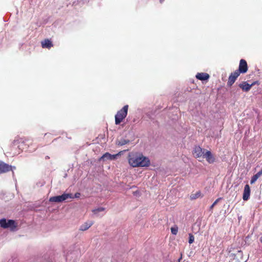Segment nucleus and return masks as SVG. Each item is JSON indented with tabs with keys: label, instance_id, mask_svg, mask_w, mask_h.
<instances>
[{
	"label": "nucleus",
	"instance_id": "nucleus-1",
	"mask_svg": "<svg viewBox=\"0 0 262 262\" xmlns=\"http://www.w3.org/2000/svg\"><path fill=\"white\" fill-rule=\"evenodd\" d=\"M127 160L129 165L132 167H148L150 164L148 158L138 152H130L128 155Z\"/></svg>",
	"mask_w": 262,
	"mask_h": 262
},
{
	"label": "nucleus",
	"instance_id": "nucleus-2",
	"mask_svg": "<svg viewBox=\"0 0 262 262\" xmlns=\"http://www.w3.org/2000/svg\"><path fill=\"white\" fill-rule=\"evenodd\" d=\"M33 145V141L31 139H27L25 138H20L14 140L12 146H17L18 149L21 151L35 150L36 147H32Z\"/></svg>",
	"mask_w": 262,
	"mask_h": 262
},
{
	"label": "nucleus",
	"instance_id": "nucleus-3",
	"mask_svg": "<svg viewBox=\"0 0 262 262\" xmlns=\"http://www.w3.org/2000/svg\"><path fill=\"white\" fill-rule=\"evenodd\" d=\"M128 105H124L122 109L117 112L115 116V124H119L125 118L127 115Z\"/></svg>",
	"mask_w": 262,
	"mask_h": 262
},
{
	"label": "nucleus",
	"instance_id": "nucleus-4",
	"mask_svg": "<svg viewBox=\"0 0 262 262\" xmlns=\"http://www.w3.org/2000/svg\"><path fill=\"white\" fill-rule=\"evenodd\" d=\"M0 225L2 227L5 229L10 228L12 231H14L17 226L14 221L9 220L7 221L5 219L0 220Z\"/></svg>",
	"mask_w": 262,
	"mask_h": 262
},
{
	"label": "nucleus",
	"instance_id": "nucleus-5",
	"mask_svg": "<svg viewBox=\"0 0 262 262\" xmlns=\"http://www.w3.org/2000/svg\"><path fill=\"white\" fill-rule=\"evenodd\" d=\"M68 199H73L72 193H63L61 195L51 197L49 199L51 202H61L66 201Z\"/></svg>",
	"mask_w": 262,
	"mask_h": 262
},
{
	"label": "nucleus",
	"instance_id": "nucleus-6",
	"mask_svg": "<svg viewBox=\"0 0 262 262\" xmlns=\"http://www.w3.org/2000/svg\"><path fill=\"white\" fill-rule=\"evenodd\" d=\"M248 70V64L247 61L243 59L239 61L238 69L236 71H237L240 74L246 73Z\"/></svg>",
	"mask_w": 262,
	"mask_h": 262
},
{
	"label": "nucleus",
	"instance_id": "nucleus-7",
	"mask_svg": "<svg viewBox=\"0 0 262 262\" xmlns=\"http://www.w3.org/2000/svg\"><path fill=\"white\" fill-rule=\"evenodd\" d=\"M206 149L202 148L199 146H195L194 147L192 154L196 158H203Z\"/></svg>",
	"mask_w": 262,
	"mask_h": 262
},
{
	"label": "nucleus",
	"instance_id": "nucleus-8",
	"mask_svg": "<svg viewBox=\"0 0 262 262\" xmlns=\"http://www.w3.org/2000/svg\"><path fill=\"white\" fill-rule=\"evenodd\" d=\"M239 75L240 74L236 70L233 73H232L229 76L227 85L231 86Z\"/></svg>",
	"mask_w": 262,
	"mask_h": 262
},
{
	"label": "nucleus",
	"instance_id": "nucleus-9",
	"mask_svg": "<svg viewBox=\"0 0 262 262\" xmlns=\"http://www.w3.org/2000/svg\"><path fill=\"white\" fill-rule=\"evenodd\" d=\"M125 150L120 151L118 154L115 155H111L108 152L105 153L100 158V159H107L110 160H114L117 158L119 156H120L123 151Z\"/></svg>",
	"mask_w": 262,
	"mask_h": 262
},
{
	"label": "nucleus",
	"instance_id": "nucleus-10",
	"mask_svg": "<svg viewBox=\"0 0 262 262\" xmlns=\"http://www.w3.org/2000/svg\"><path fill=\"white\" fill-rule=\"evenodd\" d=\"M203 158L206 159L208 163L211 164L215 162V158L210 151L206 150Z\"/></svg>",
	"mask_w": 262,
	"mask_h": 262
},
{
	"label": "nucleus",
	"instance_id": "nucleus-11",
	"mask_svg": "<svg viewBox=\"0 0 262 262\" xmlns=\"http://www.w3.org/2000/svg\"><path fill=\"white\" fill-rule=\"evenodd\" d=\"M255 84V82H253L251 84L248 83L246 81H243L239 84L238 86L244 92H248L250 91L252 86Z\"/></svg>",
	"mask_w": 262,
	"mask_h": 262
},
{
	"label": "nucleus",
	"instance_id": "nucleus-12",
	"mask_svg": "<svg viewBox=\"0 0 262 262\" xmlns=\"http://www.w3.org/2000/svg\"><path fill=\"white\" fill-rule=\"evenodd\" d=\"M11 166L0 161V174L11 170Z\"/></svg>",
	"mask_w": 262,
	"mask_h": 262
},
{
	"label": "nucleus",
	"instance_id": "nucleus-13",
	"mask_svg": "<svg viewBox=\"0 0 262 262\" xmlns=\"http://www.w3.org/2000/svg\"><path fill=\"white\" fill-rule=\"evenodd\" d=\"M250 195V188L248 184L245 185L243 195V199L244 201H247Z\"/></svg>",
	"mask_w": 262,
	"mask_h": 262
},
{
	"label": "nucleus",
	"instance_id": "nucleus-14",
	"mask_svg": "<svg viewBox=\"0 0 262 262\" xmlns=\"http://www.w3.org/2000/svg\"><path fill=\"white\" fill-rule=\"evenodd\" d=\"M41 47L42 48L50 49L53 46L52 41L49 39H45L41 42Z\"/></svg>",
	"mask_w": 262,
	"mask_h": 262
},
{
	"label": "nucleus",
	"instance_id": "nucleus-15",
	"mask_svg": "<svg viewBox=\"0 0 262 262\" xmlns=\"http://www.w3.org/2000/svg\"><path fill=\"white\" fill-rule=\"evenodd\" d=\"M196 78L200 80H206L209 79V75L205 73H199L196 75Z\"/></svg>",
	"mask_w": 262,
	"mask_h": 262
},
{
	"label": "nucleus",
	"instance_id": "nucleus-16",
	"mask_svg": "<svg viewBox=\"0 0 262 262\" xmlns=\"http://www.w3.org/2000/svg\"><path fill=\"white\" fill-rule=\"evenodd\" d=\"M94 224L93 221H90L84 223L80 227V230L85 231L90 228Z\"/></svg>",
	"mask_w": 262,
	"mask_h": 262
},
{
	"label": "nucleus",
	"instance_id": "nucleus-17",
	"mask_svg": "<svg viewBox=\"0 0 262 262\" xmlns=\"http://www.w3.org/2000/svg\"><path fill=\"white\" fill-rule=\"evenodd\" d=\"M130 142V141L128 139H121L120 140L116 141V144L118 146H122L128 144Z\"/></svg>",
	"mask_w": 262,
	"mask_h": 262
},
{
	"label": "nucleus",
	"instance_id": "nucleus-18",
	"mask_svg": "<svg viewBox=\"0 0 262 262\" xmlns=\"http://www.w3.org/2000/svg\"><path fill=\"white\" fill-rule=\"evenodd\" d=\"M201 196V192L200 191H198L195 193H191L190 196V198L191 200H195Z\"/></svg>",
	"mask_w": 262,
	"mask_h": 262
},
{
	"label": "nucleus",
	"instance_id": "nucleus-19",
	"mask_svg": "<svg viewBox=\"0 0 262 262\" xmlns=\"http://www.w3.org/2000/svg\"><path fill=\"white\" fill-rule=\"evenodd\" d=\"M261 176L260 172H258L255 174H254L251 179L250 183L251 184H253L256 182V181Z\"/></svg>",
	"mask_w": 262,
	"mask_h": 262
},
{
	"label": "nucleus",
	"instance_id": "nucleus-20",
	"mask_svg": "<svg viewBox=\"0 0 262 262\" xmlns=\"http://www.w3.org/2000/svg\"><path fill=\"white\" fill-rule=\"evenodd\" d=\"M171 233L173 235H177L178 232V227L177 226L172 227L170 228Z\"/></svg>",
	"mask_w": 262,
	"mask_h": 262
},
{
	"label": "nucleus",
	"instance_id": "nucleus-21",
	"mask_svg": "<svg viewBox=\"0 0 262 262\" xmlns=\"http://www.w3.org/2000/svg\"><path fill=\"white\" fill-rule=\"evenodd\" d=\"M104 210H105L104 208H103V207H99V208H98L97 209H93L92 210V212L96 214V213H97L99 212L103 211Z\"/></svg>",
	"mask_w": 262,
	"mask_h": 262
},
{
	"label": "nucleus",
	"instance_id": "nucleus-22",
	"mask_svg": "<svg viewBox=\"0 0 262 262\" xmlns=\"http://www.w3.org/2000/svg\"><path fill=\"white\" fill-rule=\"evenodd\" d=\"M194 236L191 234H189V241L188 242L190 244L193 243L194 242Z\"/></svg>",
	"mask_w": 262,
	"mask_h": 262
},
{
	"label": "nucleus",
	"instance_id": "nucleus-23",
	"mask_svg": "<svg viewBox=\"0 0 262 262\" xmlns=\"http://www.w3.org/2000/svg\"><path fill=\"white\" fill-rule=\"evenodd\" d=\"M222 198H219L218 199H217L214 202V203L212 204V205L210 206V209H212L214 207V206L219 202V201L221 200Z\"/></svg>",
	"mask_w": 262,
	"mask_h": 262
},
{
	"label": "nucleus",
	"instance_id": "nucleus-24",
	"mask_svg": "<svg viewBox=\"0 0 262 262\" xmlns=\"http://www.w3.org/2000/svg\"><path fill=\"white\" fill-rule=\"evenodd\" d=\"M80 193L79 192H76L73 196L74 198H79L80 196Z\"/></svg>",
	"mask_w": 262,
	"mask_h": 262
},
{
	"label": "nucleus",
	"instance_id": "nucleus-25",
	"mask_svg": "<svg viewBox=\"0 0 262 262\" xmlns=\"http://www.w3.org/2000/svg\"><path fill=\"white\" fill-rule=\"evenodd\" d=\"M181 259H182V256L179 259L178 262H180Z\"/></svg>",
	"mask_w": 262,
	"mask_h": 262
},
{
	"label": "nucleus",
	"instance_id": "nucleus-26",
	"mask_svg": "<svg viewBox=\"0 0 262 262\" xmlns=\"http://www.w3.org/2000/svg\"><path fill=\"white\" fill-rule=\"evenodd\" d=\"M259 240H260V242H261V243H262V236H261V237H260V239H259Z\"/></svg>",
	"mask_w": 262,
	"mask_h": 262
},
{
	"label": "nucleus",
	"instance_id": "nucleus-27",
	"mask_svg": "<svg viewBox=\"0 0 262 262\" xmlns=\"http://www.w3.org/2000/svg\"><path fill=\"white\" fill-rule=\"evenodd\" d=\"M259 172H260V174L262 175V169L261 170H260L259 171H258Z\"/></svg>",
	"mask_w": 262,
	"mask_h": 262
},
{
	"label": "nucleus",
	"instance_id": "nucleus-28",
	"mask_svg": "<svg viewBox=\"0 0 262 262\" xmlns=\"http://www.w3.org/2000/svg\"><path fill=\"white\" fill-rule=\"evenodd\" d=\"M164 0H160V3H162Z\"/></svg>",
	"mask_w": 262,
	"mask_h": 262
}]
</instances>
